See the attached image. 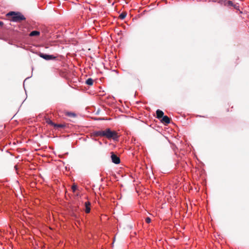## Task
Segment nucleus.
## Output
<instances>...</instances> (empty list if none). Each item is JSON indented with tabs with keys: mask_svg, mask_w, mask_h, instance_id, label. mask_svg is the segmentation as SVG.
<instances>
[{
	"mask_svg": "<svg viewBox=\"0 0 249 249\" xmlns=\"http://www.w3.org/2000/svg\"><path fill=\"white\" fill-rule=\"evenodd\" d=\"M10 20L14 22H20L25 19L23 15L19 12H10L7 14Z\"/></svg>",
	"mask_w": 249,
	"mask_h": 249,
	"instance_id": "1",
	"label": "nucleus"
},
{
	"mask_svg": "<svg viewBox=\"0 0 249 249\" xmlns=\"http://www.w3.org/2000/svg\"><path fill=\"white\" fill-rule=\"evenodd\" d=\"M104 137L108 139L117 140L119 137L116 131L111 130L110 128H107L104 130Z\"/></svg>",
	"mask_w": 249,
	"mask_h": 249,
	"instance_id": "2",
	"label": "nucleus"
},
{
	"mask_svg": "<svg viewBox=\"0 0 249 249\" xmlns=\"http://www.w3.org/2000/svg\"><path fill=\"white\" fill-rule=\"evenodd\" d=\"M111 158L112 161L115 164H119L120 162V159L119 157L114 154V153H111Z\"/></svg>",
	"mask_w": 249,
	"mask_h": 249,
	"instance_id": "3",
	"label": "nucleus"
},
{
	"mask_svg": "<svg viewBox=\"0 0 249 249\" xmlns=\"http://www.w3.org/2000/svg\"><path fill=\"white\" fill-rule=\"evenodd\" d=\"M40 56L45 60H48L50 59H55V57L53 55H48L47 54L40 53Z\"/></svg>",
	"mask_w": 249,
	"mask_h": 249,
	"instance_id": "4",
	"label": "nucleus"
},
{
	"mask_svg": "<svg viewBox=\"0 0 249 249\" xmlns=\"http://www.w3.org/2000/svg\"><path fill=\"white\" fill-rule=\"evenodd\" d=\"M93 135L94 136L104 137V130H99L93 132Z\"/></svg>",
	"mask_w": 249,
	"mask_h": 249,
	"instance_id": "5",
	"label": "nucleus"
},
{
	"mask_svg": "<svg viewBox=\"0 0 249 249\" xmlns=\"http://www.w3.org/2000/svg\"><path fill=\"white\" fill-rule=\"evenodd\" d=\"M161 123L165 124H168L170 122V119L167 116H164L161 120Z\"/></svg>",
	"mask_w": 249,
	"mask_h": 249,
	"instance_id": "6",
	"label": "nucleus"
},
{
	"mask_svg": "<svg viewBox=\"0 0 249 249\" xmlns=\"http://www.w3.org/2000/svg\"><path fill=\"white\" fill-rule=\"evenodd\" d=\"M85 212L86 213H89L90 211V202L89 201L86 202L85 203Z\"/></svg>",
	"mask_w": 249,
	"mask_h": 249,
	"instance_id": "7",
	"label": "nucleus"
},
{
	"mask_svg": "<svg viewBox=\"0 0 249 249\" xmlns=\"http://www.w3.org/2000/svg\"><path fill=\"white\" fill-rule=\"evenodd\" d=\"M156 114H157V117L158 119H160L162 118L164 116V113L162 110H160V109H158L156 111Z\"/></svg>",
	"mask_w": 249,
	"mask_h": 249,
	"instance_id": "8",
	"label": "nucleus"
},
{
	"mask_svg": "<svg viewBox=\"0 0 249 249\" xmlns=\"http://www.w3.org/2000/svg\"><path fill=\"white\" fill-rule=\"evenodd\" d=\"M64 114L66 116H68L69 117H71V118H74V117H75L76 116V114H75L73 112H69V111H65L64 112Z\"/></svg>",
	"mask_w": 249,
	"mask_h": 249,
	"instance_id": "9",
	"label": "nucleus"
},
{
	"mask_svg": "<svg viewBox=\"0 0 249 249\" xmlns=\"http://www.w3.org/2000/svg\"><path fill=\"white\" fill-rule=\"evenodd\" d=\"M40 34L39 31H32V36H39Z\"/></svg>",
	"mask_w": 249,
	"mask_h": 249,
	"instance_id": "10",
	"label": "nucleus"
},
{
	"mask_svg": "<svg viewBox=\"0 0 249 249\" xmlns=\"http://www.w3.org/2000/svg\"><path fill=\"white\" fill-rule=\"evenodd\" d=\"M86 84L88 85H89V86H91L93 85V80L91 78H88L86 81Z\"/></svg>",
	"mask_w": 249,
	"mask_h": 249,
	"instance_id": "11",
	"label": "nucleus"
},
{
	"mask_svg": "<svg viewBox=\"0 0 249 249\" xmlns=\"http://www.w3.org/2000/svg\"><path fill=\"white\" fill-rule=\"evenodd\" d=\"M65 126V125L62 124H55L54 127L56 128H63Z\"/></svg>",
	"mask_w": 249,
	"mask_h": 249,
	"instance_id": "12",
	"label": "nucleus"
},
{
	"mask_svg": "<svg viewBox=\"0 0 249 249\" xmlns=\"http://www.w3.org/2000/svg\"><path fill=\"white\" fill-rule=\"evenodd\" d=\"M126 16V14L125 13H122L120 15L119 17L121 19H124Z\"/></svg>",
	"mask_w": 249,
	"mask_h": 249,
	"instance_id": "13",
	"label": "nucleus"
},
{
	"mask_svg": "<svg viewBox=\"0 0 249 249\" xmlns=\"http://www.w3.org/2000/svg\"><path fill=\"white\" fill-rule=\"evenodd\" d=\"M228 6H233L235 8H236V5L233 4V2L231 1H230V0L228 1Z\"/></svg>",
	"mask_w": 249,
	"mask_h": 249,
	"instance_id": "14",
	"label": "nucleus"
},
{
	"mask_svg": "<svg viewBox=\"0 0 249 249\" xmlns=\"http://www.w3.org/2000/svg\"><path fill=\"white\" fill-rule=\"evenodd\" d=\"M46 122L48 124L54 126L55 124L53 123L51 120H48Z\"/></svg>",
	"mask_w": 249,
	"mask_h": 249,
	"instance_id": "15",
	"label": "nucleus"
},
{
	"mask_svg": "<svg viewBox=\"0 0 249 249\" xmlns=\"http://www.w3.org/2000/svg\"><path fill=\"white\" fill-rule=\"evenodd\" d=\"M71 189L73 192H75L77 189V186L75 185H72L71 187Z\"/></svg>",
	"mask_w": 249,
	"mask_h": 249,
	"instance_id": "16",
	"label": "nucleus"
},
{
	"mask_svg": "<svg viewBox=\"0 0 249 249\" xmlns=\"http://www.w3.org/2000/svg\"><path fill=\"white\" fill-rule=\"evenodd\" d=\"M145 221L147 223H149L151 222V219L149 217H146Z\"/></svg>",
	"mask_w": 249,
	"mask_h": 249,
	"instance_id": "17",
	"label": "nucleus"
},
{
	"mask_svg": "<svg viewBox=\"0 0 249 249\" xmlns=\"http://www.w3.org/2000/svg\"><path fill=\"white\" fill-rule=\"evenodd\" d=\"M3 25V23L2 21H0V26H2Z\"/></svg>",
	"mask_w": 249,
	"mask_h": 249,
	"instance_id": "18",
	"label": "nucleus"
},
{
	"mask_svg": "<svg viewBox=\"0 0 249 249\" xmlns=\"http://www.w3.org/2000/svg\"><path fill=\"white\" fill-rule=\"evenodd\" d=\"M15 168H16V170H17V166H16H16H15Z\"/></svg>",
	"mask_w": 249,
	"mask_h": 249,
	"instance_id": "19",
	"label": "nucleus"
},
{
	"mask_svg": "<svg viewBox=\"0 0 249 249\" xmlns=\"http://www.w3.org/2000/svg\"><path fill=\"white\" fill-rule=\"evenodd\" d=\"M29 36H31V33L29 34Z\"/></svg>",
	"mask_w": 249,
	"mask_h": 249,
	"instance_id": "20",
	"label": "nucleus"
}]
</instances>
